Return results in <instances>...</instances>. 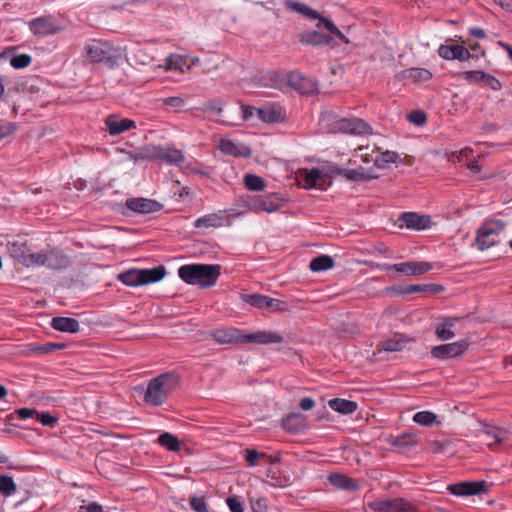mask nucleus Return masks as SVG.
I'll list each match as a JSON object with an SVG mask.
<instances>
[{
	"label": "nucleus",
	"instance_id": "obj_30",
	"mask_svg": "<svg viewBox=\"0 0 512 512\" xmlns=\"http://www.w3.org/2000/svg\"><path fill=\"white\" fill-rule=\"evenodd\" d=\"M343 178L348 181H369L377 178V175L373 170H368L364 167H359L357 169H346L342 170Z\"/></svg>",
	"mask_w": 512,
	"mask_h": 512
},
{
	"label": "nucleus",
	"instance_id": "obj_40",
	"mask_svg": "<svg viewBox=\"0 0 512 512\" xmlns=\"http://www.w3.org/2000/svg\"><path fill=\"white\" fill-rule=\"evenodd\" d=\"M239 298L241 301L249 304L252 307L258 308V309H264L265 308V302L267 299V295L259 294V293H241L239 295Z\"/></svg>",
	"mask_w": 512,
	"mask_h": 512
},
{
	"label": "nucleus",
	"instance_id": "obj_53",
	"mask_svg": "<svg viewBox=\"0 0 512 512\" xmlns=\"http://www.w3.org/2000/svg\"><path fill=\"white\" fill-rule=\"evenodd\" d=\"M482 82L494 91H499L502 88L501 82L491 74L484 73Z\"/></svg>",
	"mask_w": 512,
	"mask_h": 512
},
{
	"label": "nucleus",
	"instance_id": "obj_33",
	"mask_svg": "<svg viewBox=\"0 0 512 512\" xmlns=\"http://www.w3.org/2000/svg\"><path fill=\"white\" fill-rule=\"evenodd\" d=\"M402 500H376L367 506L375 512H397L401 509Z\"/></svg>",
	"mask_w": 512,
	"mask_h": 512
},
{
	"label": "nucleus",
	"instance_id": "obj_21",
	"mask_svg": "<svg viewBox=\"0 0 512 512\" xmlns=\"http://www.w3.org/2000/svg\"><path fill=\"white\" fill-rule=\"evenodd\" d=\"M399 220L408 229L424 230L430 226L431 219L427 215H418L415 212H404Z\"/></svg>",
	"mask_w": 512,
	"mask_h": 512
},
{
	"label": "nucleus",
	"instance_id": "obj_9",
	"mask_svg": "<svg viewBox=\"0 0 512 512\" xmlns=\"http://www.w3.org/2000/svg\"><path fill=\"white\" fill-rule=\"evenodd\" d=\"M28 26L32 34L37 37L55 35L62 30L50 15L36 17L29 21Z\"/></svg>",
	"mask_w": 512,
	"mask_h": 512
},
{
	"label": "nucleus",
	"instance_id": "obj_25",
	"mask_svg": "<svg viewBox=\"0 0 512 512\" xmlns=\"http://www.w3.org/2000/svg\"><path fill=\"white\" fill-rule=\"evenodd\" d=\"M257 116L264 123H277L284 119L283 110L277 104H269L258 108Z\"/></svg>",
	"mask_w": 512,
	"mask_h": 512
},
{
	"label": "nucleus",
	"instance_id": "obj_44",
	"mask_svg": "<svg viewBox=\"0 0 512 512\" xmlns=\"http://www.w3.org/2000/svg\"><path fill=\"white\" fill-rule=\"evenodd\" d=\"M152 146L147 145L142 148H140L137 151H130L128 152V157L130 160H133L134 162L143 161V160H153L152 156Z\"/></svg>",
	"mask_w": 512,
	"mask_h": 512
},
{
	"label": "nucleus",
	"instance_id": "obj_45",
	"mask_svg": "<svg viewBox=\"0 0 512 512\" xmlns=\"http://www.w3.org/2000/svg\"><path fill=\"white\" fill-rule=\"evenodd\" d=\"M413 421L421 426H431L436 421V415L431 411H420L414 414Z\"/></svg>",
	"mask_w": 512,
	"mask_h": 512
},
{
	"label": "nucleus",
	"instance_id": "obj_3",
	"mask_svg": "<svg viewBox=\"0 0 512 512\" xmlns=\"http://www.w3.org/2000/svg\"><path fill=\"white\" fill-rule=\"evenodd\" d=\"M505 223L499 219L486 220L476 231L475 245L478 250L485 251L500 243V235Z\"/></svg>",
	"mask_w": 512,
	"mask_h": 512
},
{
	"label": "nucleus",
	"instance_id": "obj_22",
	"mask_svg": "<svg viewBox=\"0 0 512 512\" xmlns=\"http://www.w3.org/2000/svg\"><path fill=\"white\" fill-rule=\"evenodd\" d=\"M219 149L224 154L235 157L249 158L252 154V151L248 146L234 142L230 139H221Z\"/></svg>",
	"mask_w": 512,
	"mask_h": 512
},
{
	"label": "nucleus",
	"instance_id": "obj_26",
	"mask_svg": "<svg viewBox=\"0 0 512 512\" xmlns=\"http://www.w3.org/2000/svg\"><path fill=\"white\" fill-rule=\"evenodd\" d=\"M483 434L486 437L487 445L490 449H493L495 445L507 441L510 436L508 430L497 426H486L483 429Z\"/></svg>",
	"mask_w": 512,
	"mask_h": 512
},
{
	"label": "nucleus",
	"instance_id": "obj_59",
	"mask_svg": "<svg viewBox=\"0 0 512 512\" xmlns=\"http://www.w3.org/2000/svg\"><path fill=\"white\" fill-rule=\"evenodd\" d=\"M398 158H399V155L396 152L389 151V150H387L381 154V161L384 164L396 163Z\"/></svg>",
	"mask_w": 512,
	"mask_h": 512
},
{
	"label": "nucleus",
	"instance_id": "obj_49",
	"mask_svg": "<svg viewBox=\"0 0 512 512\" xmlns=\"http://www.w3.org/2000/svg\"><path fill=\"white\" fill-rule=\"evenodd\" d=\"M192 510L195 512H208V505L204 496H193L189 500Z\"/></svg>",
	"mask_w": 512,
	"mask_h": 512
},
{
	"label": "nucleus",
	"instance_id": "obj_6",
	"mask_svg": "<svg viewBox=\"0 0 512 512\" xmlns=\"http://www.w3.org/2000/svg\"><path fill=\"white\" fill-rule=\"evenodd\" d=\"M490 485L484 480L479 481H462L449 484L447 490L454 496L467 497L487 493Z\"/></svg>",
	"mask_w": 512,
	"mask_h": 512
},
{
	"label": "nucleus",
	"instance_id": "obj_15",
	"mask_svg": "<svg viewBox=\"0 0 512 512\" xmlns=\"http://www.w3.org/2000/svg\"><path fill=\"white\" fill-rule=\"evenodd\" d=\"M437 53L442 59L448 61L458 60L465 62L472 57V54L465 46L458 44H441Z\"/></svg>",
	"mask_w": 512,
	"mask_h": 512
},
{
	"label": "nucleus",
	"instance_id": "obj_24",
	"mask_svg": "<svg viewBox=\"0 0 512 512\" xmlns=\"http://www.w3.org/2000/svg\"><path fill=\"white\" fill-rule=\"evenodd\" d=\"M298 40L303 45L326 46L330 45L332 37L318 30H310L298 35Z\"/></svg>",
	"mask_w": 512,
	"mask_h": 512
},
{
	"label": "nucleus",
	"instance_id": "obj_48",
	"mask_svg": "<svg viewBox=\"0 0 512 512\" xmlns=\"http://www.w3.org/2000/svg\"><path fill=\"white\" fill-rule=\"evenodd\" d=\"M32 57L28 54H19L10 60V65L15 69H23L31 64Z\"/></svg>",
	"mask_w": 512,
	"mask_h": 512
},
{
	"label": "nucleus",
	"instance_id": "obj_42",
	"mask_svg": "<svg viewBox=\"0 0 512 512\" xmlns=\"http://www.w3.org/2000/svg\"><path fill=\"white\" fill-rule=\"evenodd\" d=\"M245 186L251 191H262L265 188V181L255 174H246L244 177Z\"/></svg>",
	"mask_w": 512,
	"mask_h": 512
},
{
	"label": "nucleus",
	"instance_id": "obj_7",
	"mask_svg": "<svg viewBox=\"0 0 512 512\" xmlns=\"http://www.w3.org/2000/svg\"><path fill=\"white\" fill-rule=\"evenodd\" d=\"M379 268L384 270H394L398 273L415 276L422 275L432 270V264L426 261H408L397 264H382L378 265Z\"/></svg>",
	"mask_w": 512,
	"mask_h": 512
},
{
	"label": "nucleus",
	"instance_id": "obj_23",
	"mask_svg": "<svg viewBox=\"0 0 512 512\" xmlns=\"http://www.w3.org/2000/svg\"><path fill=\"white\" fill-rule=\"evenodd\" d=\"M288 81L289 85L301 94H312L317 90L316 82L301 74L291 73Z\"/></svg>",
	"mask_w": 512,
	"mask_h": 512
},
{
	"label": "nucleus",
	"instance_id": "obj_27",
	"mask_svg": "<svg viewBox=\"0 0 512 512\" xmlns=\"http://www.w3.org/2000/svg\"><path fill=\"white\" fill-rule=\"evenodd\" d=\"M285 4L288 9L301 14L305 18L311 20H318V22H321V19H327L326 17L322 16L317 10L311 8L305 3L295 0H287Z\"/></svg>",
	"mask_w": 512,
	"mask_h": 512
},
{
	"label": "nucleus",
	"instance_id": "obj_56",
	"mask_svg": "<svg viewBox=\"0 0 512 512\" xmlns=\"http://www.w3.org/2000/svg\"><path fill=\"white\" fill-rule=\"evenodd\" d=\"M265 457L264 453H259L255 449H247L246 450V456L245 460L248 462L249 466H256L257 465V459Z\"/></svg>",
	"mask_w": 512,
	"mask_h": 512
},
{
	"label": "nucleus",
	"instance_id": "obj_8",
	"mask_svg": "<svg viewBox=\"0 0 512 512\" xmlns=\"http://www.w3.org/2000/svg\"><path fill=\"white\" fill-rule=\"evenodd\" d=\"M468 348L469 342L467 340H459L453 343L432 347L431 356L438 360H447L462 355Z\"/></svg>",
	"mask_w": 512,
	"mask_h": 512
},
{
	"label": "nucleus",
	"instance_id": "obj_52",
	"mask_svg": "<svg viewBox=\"0 0 512 512\" xmlns=\"http://www.w3.org/2000/svg\"><path fill=\"white\" fill-rule=\"evenodd\" d=\"M62 347H63V345H61V344L45 343V344L37 345L36 347H34L33 352H35L37 354H48V353H52L55 350H58Z\"/></svg>",
	"mask_w": 512,
	"mask_h": 512
},
{
	"label": "nucleus",
	"instance_id": "obj_20",
	"mask_svg": "<svg viewBox=\"0 0 512 512\" xmlns=\"http://www.w3.org/2000/svg\"><path fill=\"white\" fill-rule=\"evenodd\" d=\"M211 337L218 344H241L242 330L234 327L216 329Z\"/></svg>",
	"mask_w": 512,
	"mask_h": 512
},
{
	"label": "nucleus",
	"instance_id": "obj_37",
	"mask_svg": "<svg viewBox=\"0 0 512 512\" xmlns=\"http://www.w3.org/2000/svg\"><path fill=\"white\" fill-rule=\"evenodd\" d=\"M157 443L171 452L179 451L181 447L179 439L170 432L160 434Z\"/></svg>",
	"mask_w": 512,
	"mask_h": 512
},
{
	"label": "nucleus",
	"instance_id": "obj_62",
	"mask_svg": "<svg viewBox=\"0 0 512 512\" xmlns=\"http://www.w3.org/2000/svg\"><path fill=\"white\" fill-rule=\"evenodd\" d=\"M429 287H431V286L427 285V284H423V285L413 284V285L408 286L406 288V290L404 291V293L410 294V293L427 292Z\"/></svg>",
	"mask_w": 512,
	"mask_h": 512
},
{
	"label": "nucleus",
	"instance_id": "obj_63",
	"mask_svg": "<svg viewBox=\"0 0 512 512\" xmlns=\"http://www.w3.org/2000/svg\"><path fill=\"white\" fill-rule=\"evenodd\" d=\"M315 406V401L311 397H304L300 400L299 407L303 411L312 410Z\"/></svg>",
	"mask_w": 512,
	"mask_h": 512
},
{
	"label": "nucleus",
	"instance_id": "obj_61",
	"mask_svg": "<svg viewBox=\"0 0 512 512\" xmlns=\"http://www.w3.org/2000/svg\"><path fill=\"white\" fill-rule=\"evenodd\" d=\"M79 512H105L103 507L97 502H91L88 505L80 506Z\"/></svg>",
	"mask_w": 512,
	"mask_h": 512
},
{
	"label": "nucleus",
	"instance_id": "obj_64",
	"mask_svg": "<svg viewBox=\"0 0 512 512\" xmlns=\"http://www.w3.org/2000/svg\"><path fill=\"white\" fill-rule=\"evenodd\" d=\"M165 105L171 107H181L184 104V100L181 97H167L163 100Z\"/></svg>",
	"mask_w": 512,
	"mask_h": 512
},
{
	"label": "nucleus",
	"instance_id": "obj_14",
	"mask_svg": "<svg viewBox=\"0 0 512 512\" xmlns=\"http://www.w3.org/2000/svg\"><path fill=\"white\" fill-rule=\"evenodd\" d=\"M125 206L138 214H151L160 211L163 205L154 199L135 197L126 199Z\"/></svg>",
	"mask_w": 512,
	"mask_h": 512
},
{
	"label": "nucleus",
	"instance_id": "obj_47",
	"mask_svg": "<svg viewBox=\"0 0 512 512\" xmlns=\"http://www.w3.org/2000/svg\"><path fill=\"white\" fill-rule=\"evenodd\" d=\"M484 73L485 72L481 70L463 71L458 73V78L464 79L470 84H475L482 81Z\"/></svg>",
	"mask_w": 512,
	"mask_h": 512
},
{
	"label": "nucleus",
	"instance_id": "obj_4",
	"mask_svg": "<svg viewBox=\"0 0 512 512\" xmlns=\"http://www.w3.org/2000/svg\"><path fill=\"white\" fill-rule=\"evenodd\" d=\"M70 264L69 257L61 250L52 248L45 249L35 253L32 267H47L53 270H60L68 267Z\"/></svg>",
	"mask_w": 512,
	"mask_h": 512
},
{
	"label": "nucleus",
	"instance_id": "obj_57",
	"mask_svg": "<svg viewBox=\"0 0 512 512\" xmlns=\"http://www.w3.org/2000/svg\"><path fill=\"white\" fill-rule=\"evenodd\" d=\"M226 503L231 512H243V505L237 497H228Z\"/></svg>",
	"mask_w": 512,
	"mask_h": 512
},
{
	"label": "nucleus",
	"instance_id": "obj_34",
	"mask_svg": "<svg viewBox=\"0 0 512 512\" xmlns=\"http://www.w3.org/2000/svg\"><path fill=\"white\" fill-rule=\"evenodd\" d=\"M179 278L187 284L198 285V264L183 265L178 269Z\"/></svg>",
	"mask_w": 512,
	"mask_h": 512
},
{
	"label": "nucleus",
	"instance_id": "obj_51",
	"mask_svg": "<svg viewBox=\"0 0 512 512\" xmlns=\"http://www.w3.org/2000/svg\"><path fill=\"white\" fill-rule=\"evenodd\" d=\"M37 410L32 408H20L15 410L14 413H11L7 416L8 420H12L14 418V415H17L20 419L26 420L29 418H32L36 416Z\"/></svg>",
	"mask_w": 512,
	"mask_h": 512
},
{
	"label": "nucleus",
	"instance_id": "obj_55",
	"mask_svg": "<svg viewBox=\"0 0 512 512\" xmlns=\"http://www.w3.org/2000/svg\"><path fill=\"white\" fill-rule=\"evenodd\" d=\"M408 119L411 123L420 126L426 122L427 116L425 112L421 110H415L408 115Z\"/></svg>",
	"mask_w": 512,
	"mask_h": 512
},
{
	"label": "nucleus",
	"instance_id": "obj_17",
	"mask_svg": "<svg viewBox=\"0 0 512 512\" xmlns=\"http://www.w3.org/2000/svg\"><path fill=\"white\" fill-rule=\"evenodd\" d=\"M338 132L346 134H366L371 129L370 125L359 118H342L335 123Z\"/></svg>",
	"mask_w": 512,
	"mask_h": 512
},
{
	"label": "nucleus",
	"instance_id": "obj_32",
	"mask_svg": "<svg viewBox=\"0 0 512 512\" xmlns=\"http://www.w3.org/2000/svg\"><path fill=\"white\" fill-rule=\"evenodd\" d=\"M432 76V73L425 68H409L401 72L402 80H411L415 83L429 81Z\"/></svg>",
	"mask_w": 512,
	"mask_h": 512
},
{
	"label": "nucleus",
	"instance_id": "obj_19",
	"mask_svg": "<svg viewBox=\"0 0 512 512\" xmlns=\"http://www.w3.org/2000/svg\"><path fill=\"white\" fill-rule=\"evenodd\" d=\"M105 125L110 135L117 136L123 132L136 128L134 120L129 118L119 119L115 115H109L105 119Z\"/></svg>",
	"mask_w": 512,
	"mask_h": 512
},
{
	"label": "nucleus",
	"instance_id": "obj_16",
	"mask_svg": "<svg viewBox=\"0 0 512 512\" xmlns=\"http://www.w3.org/2000/svg\"><path fill=\"white\" fill-rule=\"evenodd\" d=\"M221 275V266L218 264H198V286L210 288L214 286Z\"/></svg>",
	"mask_w": 512,
	"mask_h": 512
},
{
	"label": "nucleus",
	"instance_id": "obj_60",
	"mask_svg": "<svg viewBox=\"0 0 512 512\" xmlns=\"http://www.w3.org/2000/svg\"><path fill=\"white\" fill-rule=\"evenodd\" d=\"M241 109H242V119L244 121H249L254 116L255 113L257 114L258 108H255V107L249 106V105H242Z\"/></svg>",
	"mask_w": 512,
	"mask_h": 512
},
{
	"label": "nucleus",
	"instance_id": "obj_54",
	"mask_svg": "<svg viewBox=\"0 0 512 512\" xmlns=\"http://www.w3.org/2000/svg\"><path fill=\"white\" fill-rule=\"evenodd\" d=\"M36 419L44 426L53 427L57 423V418L51 415L48 412L38 413L36 414Z\"/></svg>",
	"mask_w": 512,
	"mask_h": 512
},
{
	"label": "nucleus",
	"instance_id": "obj_38",
	"mask_svg": "<svg viewBox=\"0 0 512 512\" xmlns=\"http://www.w3.org/2000/svg\"><path fill=\"white\" fill-rule=\"evenodd\" d=\"M325 177L324 173L319 168H312L310 170H305V174L303 177L305 188L311 189L320 187L319 182L323 180Z\"/></svg>",
	"mask_w": 512,
	"mask_h": 512
},
{
	"label": "nucleus",
	"instance_id": "obj_39",
	"mask_svg": "<svg viewBox=\"0 0 512 512\" xmlns=\"http://www.w3.org/2000/svg\"><path fill=\"white\" fill-rule=\"evenodd\" d=\"M334 266V260L329 255H320L310 261L309 268L313 272H321L331 269Z\"/></svg>",
	"mask_w": 512,
	"mask_h": 512
},
{
	"label": "nucleus",
	"instance_id": "obj_35",
	"mask_svg": "<svg viewBox=\"0 0 512 512\" xmlns=\"http://www.w3.org/2000/svg\"><path fill=\"white\" fill-rule=\"evenodd\" d=\"M222 224L223 217L216 213L206 214L199 217L193 223L195 228H217L221 227Z\"/></svg>",
	"mask_w": 512,
	"mask_h": 512
},
{
	"label": "nucleus",
	"instance_id": "obj_12",
	"mask_svg": "<svg viewBox=\"0 0 512 512\" xmlns=\"http://www.w3.org/2000/svg\"><path fill=\"white\" fill-rule=\"evenodd\" d=\"M86 57L92 63H106L113 65L115 56L112 53L111 47L101 42H94L85 47Z\"/></svg>",
	"mask_w": 512,
	"mask_h": 512
},
{
	"label": "nucleus",
	"instance_id": "obj_10",
	"mask_svg": "<svg viewBox=\"0 0 512 512\" xmlns=\"http://www.w3.org/2000/svg\"><path fill=\"white\" fill-rule=\"evenodd\" d=\"M151 151L153 160L169 165L181 166L185 160L182 151L172 146L152 145Z\"/></svg>",
	"mask_w": 512,
	"mask_h": 512
},
{
	"label": "nucleus",
	"instance_id": "obj_41",
	"mask_svg": "<svg viewBox=\"0 0 512 512\" xmlns=\"http://www.w3.org/2000/svg\"><path fill=\"white\" fill-rule=\"evenodd\" d=\"M316 26L318 29H326L336 38L341 40L343 43H350V40L338 29V27L330 19H321V22H318Z\"/></svg>",
	"mask_w": 512,
	"mask_h": 512
},
{
	"label": "nucleus",
	"instance_id": "obj_11",
	"mask_svg": "<svg viewBox=\"0 0 512 512\" xmlns=\"http://www.w3.org/2000/svg\"><path fill=\"white\" fill-rule=\"evenodd\" d=\"M9 255L25 267H32L35 253H31L27 241L16 240L7 243Z\"/></svg>",
	"mask_w": 512,
	"mask_h": 512
},
{
	"label": "nucleus",
	"instance_id": "obj_58",
	"mask_svg": "<svg viewBox=\"0 0 512 512\" xmlns=\"http://www.w3.org/2000/svg\"><path fill=\"white\" fill-rule=\"evenodd\" d=\"M17 130V125L15 123H6L0 125V141L5 137L13 134Z\"/></svg>",
	"mask_w": 512,
	"mask_h": 512
},
{
	"label": "nucleus",
	"instance_id": "obj_18",
	"mask_svg": "<svg viewBox=\"0 0 512 512\" xmlns=\"http://www.w3.org/2000/svg\"><path fill=\"white\" fill-rule=\"evenodd\" d=\"M459 317L443 316L439 322L434 325V333L439 341L451 340L456 336L454 328L459 322Z\"/></svg>",
	"mask_w": 512,
	"mask_h": 512
},
{
	"label": "nucleus",
	"instance_id": "obj_36",
	"mask_svg": "<svg viewBox=\"0 0 512 512\" xmlns=\"http://www.w3.org/2000/svg\"><path fill=\"white\" fill-rule=\"evenodd\" d=\"M390 444L400 450H407L416 446L417 438L413 433H402L393 438Z\"/></svg>",
	"mask_w": 512,
	"mask_h": 512
},
{
	"label": "nucleus",
	"instance_id": "obj_1",
	"mask_svg": "<svg viewBox=\"0 0 512 512\" xmlns=\"http://www.w3.org/2000/svg\"><path fill=\"white\" fill-rule=\"evenodd\" d=\"M178 384L179 378L177 375L173 373L160 374L149 381L143 401L150 406H161Z\"/></svg>",
	"mask_w": 512,
	"mask_h": 512
},
{
	"label": "nucleus",
	"instance_id": "obj_13",
	"mask_svg": "<svg viewBox=\"0 0 512 512\" xmlns=\"http://www.w3.org/2000/svg\"><path fill=\"white\" fill-rule=\"evenodd\" d=\"M284 337L281 333L272 330H259L253 333H244L242 331L241 344L256 343V344H274L282 343Z\"/></svg>",
	"mask_w": 512,
	"mask_h": 512
},
{
	"label": "nucleus",
	"instance_id": "obj_5",
	"mask_svg": "<svg viewBox=\"0 0 512 512\" xmlns=\"http://www.w3.org/2000/svg\"><path fill=\"white\" fill-rule=\"evenodd\" d=\"M288 201L281 193H268L252 198L248 206L255 212L273 213L278 211Z\"/></svg>",
	"mask_w": 512,
	"mask_h": 512
},
{
	"label": "nucleus",
	"instance_id": "obj_2",
	"mask_svg": "<svg viewBox=\"0 0 512 512\" xmlns=\"http://www.w3.org/2000/svg\"><path fill=\"white\" fill-rule=\"evenodd\" d=\"M167 271L159 265L151 269H128L118 275V280L129 287H138L162 280Z\"/></svg>",
	"mask_w": 512,
	"mask_h": 512
},
{
	"label": "nucleus",
	"instance_id": "obj_50",
	"mask_svg": "<svg viewBox=\"0 0 512 512\" xmlns=\"http://www.w3.org/2000/svg\"><path fill=\"white\" fill-rule=\"evenodd\" d=\"M404 347V342L400 339H388L382 343L383 350L387 352L401 351Z\"/></svg>",
	"mask_w": 512,
	"mask_h": 512
},
{
	"label": "nucleus",
	"instance_id": "obj_31",
	"mask_svg": "<svg viewBox=\"0 0 512 512\" xmlns=\"http://www.w3.org/2000/svg\"><path fill=\"white\" fill-rule=\"evenodd\" d=\"M328 405L332 410L342 415L352 414L358 408V405L355 401L342 398H333L328 401Z\"/></svg>",
	"mask_w": 512,
	"mask_h": 512
},
{
	"label": "nucleus",
	"instance_id": "obj_29",
	"mask_svg": "<svg viewBox=\"0 0 512 512\" xmlns=\"http://www.w3.org/2000/svg\"><path fill=\"white\" fill-rule=\"evenodd\" d=\"M328 480L334 487L342 490L354 491L358 488V483L355 479L341 473L330 474Z\"/></svg>",
	"mask_w": 512,
	"mask_h": 512
},
{
	"label": "nucleus",
	"instance_id": "obj_46",
	"mask_svg": "<svg viewBox=\"0 0 512 512\" xmlns=\"http://www.w3.org/2000/svg\"><path fill=\"white\" fill-rule=\"evenodd\" d=\"M264 310L270 312H286L288 311V305L286 302L267 296Z\"/></svg>",
	"mask_w": 512,
	"mask_h": 512
},
{
	"label": "nucleus",
	"instance_id": "obj_28",
	"mask_svg": "<svg viewBox=\"0 0 512 512\" xmlns=\"http://www.w3.org/2000/svg\"><path fill=\"white\" fill-rule=\"evenodd\" d=\"M51 327L57 331L66 333H77L80 330V324L77 319L62 316L53 317Z\"/></svg>",
	"mask_w": 512,
	"mask_h": 512
},
{
	"label": "nucleus",
	"instance_id": "obj_43",
	"mask_svg": "<svg viewBox=\"0 0 512 512\" xmlns=\"http://www.w3.org/2000/svg\"><path fill=\"white\" fill-rule=\"evenodd\" d=\"M16 492V484L11 476L0 475V493L6 497Z\"/></svg>",
	"mask_w": 512,
	"mask_h": 512
}]
</instances>
